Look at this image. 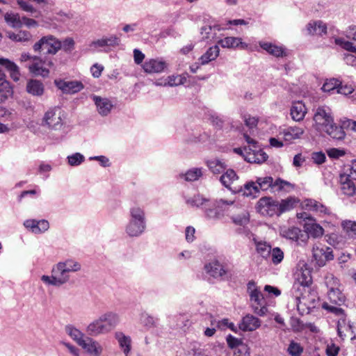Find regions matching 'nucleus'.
Segmentation results:
<instances>
[{"label": "nucleus", "mask_w": 356, "mask_h": 356, "mask_svg": "<svg viewBox=\"0 0 356 356\" xmlns=\"http://www.w3.org/2000/svg\"><path fill=\"white\" fill-rule=\"evenodd\" d=\"M311 282V278L305 280L298 278L293 285L292 294L296 300L298 310L301 313H309L316 307L318 302L316 294L311 293L308 288Z\"/></svg>", "instance_id": "nucleus-1"}, {"label": "nucleus", "mask_w": 356, "mask_h": 356, "mask_svg": "<svg viewBox=\"0 0 356 356\" xmlns=\"http://www.w3.org/2000/svg\"><path fill=\"white\" fill-rule=\"evenodd\" d=\"M120 322L119 315L114 312H107L91 322L87 332L92 336L107 334L113 330Z\"/></svg>", "instance_id": "nucleus-2"}, {"label": "nucleus", "mask_w": 356, "mask_h": 356, "mask_svg": "<svg viewBox=\"0 0 356 356\" xmlns=\"http://www.w3.org/2000/svg\"><path fill=\"white\" fill-rule=\"evenodd\" d=\"M314 126L318 131L332 134L338 131L328 107L319 106L314 113Z\"/></svg>", "instance_id": "nucleus-3"}, {"label": "nucleus", "mask_w": 356, "mask_h": 356, "mask_svg": "<svg viewBox=\"0 0 356 356\" xmlns=\"http://www.w3.org/2000/svg\"><path fill=\"white\" fill-rule=\"evenodd\" d=\"M80 270L81 264L79 262L72 259H66L55 265L51 270V273L55 275L57 282L60 286L69 282L70 273Z\"/></svg>", "instance_id": "nucleus-4"}, {"label": "nucleus", "mask_w": 356, "mask_h": 356, "mask_svg": "<svg viewBox=\"0 0 356 356\" xmlns=\"http://www.w3.org/2000/svg\"><path fill=\"white\" fill-rule=\"evenodd\" d=\"M245 140L248 143V146L244 147L245 156L244 159L252 163H261L265 162L268 159V155L264 152L259 143L252 138L250 135H244Z\"/></svg>", "instance_id": "nucleus-5"}, {"label": "nucleus", "mask_w": 356, "mask_h": 356, "mask_svg": "<svg viewBox=\"0 0 356 356\" xmlns=\"http://www.w3.org/2000/svg\"><path fill=\"white\" fill-rule=\"evenodd\" d=\"M131 219L127 226L126 232L130 236H138L145 229V216L144 211L138 207L130 209Z\"/></svg>", "instance_id": "nucleus-6"}, {"label": "nucleus", "mask_w": 356, "mask_h": 356, "mask_svg": "<svg viewBox=\"0 0 356 356\" xmlns=\"http://www.w3.org/2000/svg\"><path fill=\"white\" fill-rule=\"evenodd\" d=\"M33 49L35 52L46 51V54L54 55L61 49V41L52 35H47L36 42Z\"/></svg>", "instance_id": "nucleus-7"}, {"label": "nucleus", "mask_w": 356, "mask_h": 356, "mask_svg": "<svg viewBox=\"0 0 356 356\" xmlns=\"http://www.w3.org/2000/svg\"><path fill=\"white\" fill-rule=\"evenodd\" d=\"M295 200L292 198L282 200L281 202H275L271 198L263 197L258 202V207L261 213L268 212L271 207H277L279 213L290 210L293 207Z\"/></svg>", "instance_id": "nucleus-8"}, {"label": "nucleus", "mask_w": 356, "mask_h": 356, "mask_svg": "<svg viewBox=\"0 0 356 356\" xmlns=\"http://www.w3.org/2000/svg\"><path fill=\"white\" fill-rule=\"evenodd\" d=\"M254 286V282H249L248 284V289L251 291L250 296L251 301L253 302L252 308L255 314L263 316L266 313L267 308L263 305L264 300L261 293Z\"/></svg>", "instance_id": "nucleus-9"}, {"label": "nucleus", "mask_w": 356, "mask_h": 356, "mask_svg": "<svg viewBox=\"0 0 356 356\" xmlns=\"http://www.w3.org/2000/svg\"><path fill=\"white\" fill-rule=\"evenodd\" d=\"M168 65L163 58H147L142 64V69L147 74H161L168 68Z\"/></svg>", "instance_id": "nucleus-10"}, {"label": "nucleus", "mask_w": 356, "mask_h": 356, "mask_svg": "<svg viewBox=\"0 0 356 356\" xmlns=\"http://www.w3.org/2000/svg\"><path fill=\"white\" fill-rule=\"evenodd\" d=\"M313 258L316 264L320 266H324L326 262L334 259L332 249L321 244L315 245L313 247Z\"/></svg>", "instance_id": "nucleus-11"}, {"label": "nucleus", "mask_w": 356, "mask_h": 356, "mask_svg": "<svg viewBox=\"0 0 356 356\" xmlns=\"http://www.w3.org/2000/svg\"><path fill=\"white\" fill-rule=\"evenodd\" d=\"M55 86L65 94H75L80 92L84 88L81 81H65L64 79H58L54 81Z\"/></svg>", "instance_id": "nucleus-12"}, {"label": "nucleus", "mask_w": 356, "mask_h": 356, "mask_svg": "<svg viewBox=\"0 0 356 356\" xmlns=\"http://www.w3.org/2000/svg\"><path fill=\"white\" fill-rule=\"evenodd\" d=\"M340 183L341 191L344 195L353 196L356 193V178L353 177V172L349 175H341Z\"/></svg>", "instance_id": "nucleus-13"}, {"label": "nucleus", "mask_w": 356, "mask_h": 356, "mask_svg": "<svg viewBox=\"0 0 356 356\" xmlns=\"http://www.w3.org/2000/svg\"><path fill=\"white\" fill-rule=\"evenodd\" d=\"M61 111L58 108H54L47 111L44 117V123L49 128L57 129L61 126Z\"/></svg>", "instance_id": "nucleus-14"}, {"label": "nucleus", "mask_w": 356, "mask_h": 356, "mask_svg": "<svg viewBox=\"0 0 356 356\" xmlns=\"http://www.w3.org/2000/svg\"><path fill=\"white\" fill-rule=\"evenodd\" d=\"M45 62L38 56H33V62L29 66V72L35 76L48 77L49 70L44 66Z\"/></svg>", "instance_id": "nucleus-15"}, {"label": "nucleus", "mask_w": 356, "mask_h": 356, "mask_svg": "<svg viewBox=\"0 0 356 356\" xmlns=\"http://www.w3.org/2000/svg\"><path fill=\"white\" fill-rule=\"evenodd\" d=\"M260 326L261 321L251 314L245 316L238 325L239 329L244 332L254 331Z\"/></svg>", "instance_id": "nucleus-16"}, {"label": "nucleus", "mask_w": 356, "mask_h": 356, "mask_svg": "<svg viewBox=\"0 0 356 356\" xmlns=\"http://www.w3.org/2000/svg\"><path fill=\"white\" fill-rule=\"evenodd\" d=\"M218 44L222 48L246 49L248 45L242 41L241 38L226 37L218 41Z\"/></svg>", "instance_id": "nucleus-17"}, {"label": "nucleus", "mask_w": 356, "mask_h": 356, "mask_svg": "<svg viewBox=\"0 0 356 356\" xmlns=\"http://www.w3.org/2000/svg\"><path fill=\"white\" fill-rule=\"evenodd\" d=\"M92 99L96 105L98 113L101 115H107L111 112L113 105L108 99L97 95H93Z\"/></svg>", "instance_id": "nucleus-18"}, {"label": "nucleus", "mask_w": 356, "mask_h": 356, "mask_svg": "<svg viewBox=\"0 0 356 356\" xmlns=\"http://www.w3.org/2000/svg\"><path fill=\"white\" fill-rule=\"evenodd\" d=\"M307 113V109L302 101L293 102L290 109V115L294 121L300 122L302 120Z\"/></svg>", "instance_id": "nucleus-19"}, {"label": "nucleus", "mask_w": 356, "mask_h": 356, "mask_svg": "<svg viewBox=\"0 0 356 356\" xmlns=\"http://www.w3.org/2000/svg\"><path fill=\"white\" fill-rule=\"evenodd\" d=\"M259 44L261 48L275 57L280 58L286 56V49L282 46L263 41L259 42Z\"/></svg>", "instance_id": "nucleus-20"}, {"label": "nucleus", "mask_w": 356, "mask_h": 356, "mask_svg": "<svg viewBox=\"0 0 356 356\" xmlns=\"http://www.w3.org/2000/svg\"><path fill=\"white\" fill-rule=\"evenodd\" d=\"M80 346L92 356H99L103 350L102 346L99 342L89 337L81 341Z\"/></svg>", "instance_id": "nucleus-21"}, {"label": "nucleus", "mask_w": 356, "mask_h": 356, "mask_svg": "<svg viewBox=\"0 0 356 356\" xmlns=\"http://www.w3.org/2000/svg\"><path fill=\"white\" fill-rule=\"evenodd\" d=\"M346 37L353 42L346 40L343 38H335L334 42L335 44L340 46L341 48L346 50V48L343 46L344 42H347L350 44L354 48L356 49V26L352 25L350 26L345 31Z\"/></svg>", "instance_id": "nucleus-22"}, {"label": "nucleus", "mask_w": 356, "mask_h": 356, "mask_svg": "<svg viewBox=\"0 0 356 356\" xmlns=\"http://www.w3.org/2000/svg\"><path fill=\"white\" fill-rule=\"evenodd\" d=\"M0 65L6 68L14 81L19 80L21 76L19 68L13 61L8 58H0Z\"/></svg>", "instance_id": "nucleus-23"}, {"label": "nucleus", "mask_w": 356, "mask_h": 356, "mask_svg": "<svg viewBox=\"0 0 356 356\" xmlns=\"http://www.w3.org/2000/svg\"><path fill=\"white\" fill-rule=\"evenodd\" d=\"M204 268L207 273L215 278L221 277L227 273L223 266L218 261H213L206 264Z\"/></svg>", "instance_id": "nucleus-24"}, {"label": "nucleus", "mask_w": 356, "mask_h": 356, "mask_svg": "<svg viewBox=\"0 0 356 356\" xmlns=\"http://www.w3.org/2000/svg\"><path fill=\"white\" fill-rule=\"evenodd\" d=\"M26 90L28 93L33 96L40 97L44 94V86L40 81L31 79L26 83Z\"/></svg>", "instance_id": "nucleus-25"}, {"label": "nucleus", "mask_w": 356, "mask_h": 356, "mask_svg": "<svg viewBox=\"0 0 356 356\" xmlns=\"http://www.w3.org/2000/svg\"><path fill=\"white\" fill-rule=\"evenodd\" d=\"M304 228L308 235L313 238L321 237L324 233L323 227L316 223L314 219H309V221L306 222L304 225Z\"/></svg>", "instance_id": "nucleus-26"}, {"label": "nucleus", "mask_w": 356, "mask_h": 356, "mask_svg": "<svg viewBox=\"0 0 356 356\" xmlns=\"http://www.w3.org/2000/svg\"><path fill=\"white\" fill-rule=\"evenodd\" d=\"M7 36L13 41L17 42H27L32 40V34L25 30H19L17 32L8 31Z\"/></svg>", "instance_id": "nucleus-27"}, {"label": "nucleus", "mask_w": 356, "mask_h": 356, "mask_svg": "<svg viewBox=\"0 0 356 356\" xmlns=\"http://www.w3.org/2000/svg\"><path fill=\"white\" fill-rule=\"evenodd\" d=\"M307 31L309 35H322L326 33L327 26L322 21H312L307 25Z\"/></svg>", "instance_id": "nucleus-28"}, {"label": "nucleus", "mask_w": 356, "mask_h": 356, "mask_svg": "<svg viewBox=\"0 0 356 356\" xmlns=\"http://www.w3.org/2000/svg\"><path fill=\"white\" fill-rule=\"evenodd\" d=\"M220 49L218 45L209 47L207 51L199 58L200 64L204 65L214 60L219 56Z\"/></svg>", "instance_id": "nucleus-29"}, {"label": "nucleus", "mask_w": 356, "mask_h": 356, "mask_svg": "<svg viewBox=\"0 0 356 356\" xmlns=\"http://www.w3.org/2000/svg\"><path fill=\"white\" fill-rule=\"evenodd\" d=\"M13 93L9 81L0 77V104L6 102Z\"/></svg>", "instance_id": "nucleus-30"}, {"label": "nucleus", "mask_w": 356, "mask_h": 356, "mask_svg": "<svg viewBox=\"0 0 356 356\" xmlns=\"http://www.w3.org/2000/svg\"><path fill=\"white\" fill-rule=\"evenodd\" d=\"M4 19L12 28H21L22 26V17L18 13L7 12L4 15Z\"/></svg>", "instance_id": "nucleus-31"}, {"label": "nucleus", "mask_w": 356, "mask_h": 356, "mask_svg": "<svg viewBox=\"0 0 356 356\" xmlns=\"http://www.w3.org/2000/svg\"><path fill=\"white\" fill-rule=\"evenodd\" d=\"M256 183L259 187V189H261L262 191L270 190V192L275 193L274 185L275 184V181H273V177H258L257 179Z\"/></svg>", "instance_id": "nucleus-32"}, {"label": "nucleus", "mask_w": 356, "mask_h": 356, "mask_svg": "<svg viewBox=\"0 0 356 356\" xmlns=\"http://www.w3.org/2000/svg\"><path fill=\"white\" fill-rule=\"evenodd\" d=\"M115 339L118 340L120 348L123 350L126 356L131 350V339L129 337L125 336L122 332H118L115 333Z\"/></svg>", "instance_id": "nucleus-33"}, {"label": "nucleus", "mask_w": 356, "mask_h": 356, "mask_svg": "<svg viewBox=\"0 0 356 356\" xmlns=\"http://www.w3.org/2000/svg\"><path fill=\"white\" fill-rule=\"evenodd\" d=\"M208 168L213 174H220L226 169L225 163L218 159H213L207 162Z\"/></svg>", "instance_id": "nucleus-34"}, {"label": "nucleus", "mask_w": 356, "mask_h": 356, "mask_svg": "<svg viewBox=\"0 0 356 356\" xmlns=\"http://www.w3.org/2000/svg\"><path fill=\"white\" fill-rule=\"evenodd\" d=\"M186 79L184 74L168 76L164 81L163 86L174 87L180 86L186 82Z\"/></svg>", "instance_id": "nucleus-35"}, {"label": "nucleus", "mask_w": 356, "mask_h": 356, "mask_svg": "<svg viewBox=\"0 0 356 356\" xmlns=\"http://www.w3.org/2000/svg\"><path fill=\"white\" fill-rule=\"evenodd\" d=\"M300 232V229L295 227H282L280 230V234L283 237L295 241L299 238Z\"/></svg>", "instance_id": "nucleus-36"}, {"label": "nucleus", "mask_w": 356, "mask_h": 356, "mask_svg": "<svg viewBox=\"0 0 356 356\" xmlns=\"http://www.w3.org/2000/svg\"><path fill=\"white\" fill-rule=\"evenodd\" d=\"M341 132V134H345L346 131H355L356 132V121L343 118L340 120L339 128L337 132Z\"/></svg>", "instance_id": "nucleus-37"}, {"label": "nucleus", "mask_w": 356, "mask_h": 356, "mask_svg": "<svg viewBox=\"0 0 356 356\" xmlns=\"http://www.w3.org/2000/svg\"><path fill=\"white\" fill-rule=\"evenodd\" d=\"M327 296L330 301L334 305H341L345 302V296L341 293L339 289L328 291H327Z\"/></svg>", "instance_id": "nucleus-38"}, {"label": "nucleus", "mask_w": 356, "mask_h": 356, "mask_svg": "<svg viewBox=\"0 0 356 356\" xmlns=\"http://www.w3.org/2000/svg\"><path fill=\"white\" fill-rule=\"evenodd\" d=\"M237 179L236 172L233 170H227L220 178V182L227 188L233 190L231 185Z\"/></svg>", "instance_id": "nucleus-39"}, {"label": "nucleus", "mask_w": 356, "mask_h": 356, "mask_svg": "<svg viewBox=\"0 0 356 356\" xmlns=\"http://www.w3.org/2000/svg\"><path fill=\"white\" fill-rule=\"evenodd\" d=\"M257 252L264 259L270 257L271 252V246L266 242L257 241L254 240Z\"/></svg>", "instance_id": "nucleus-40"}, {"label": "nucleus", "mask_w": 356, "mask_h": 356, "mask_svg": "<svg viewBox=\"0 0 356 356\" xmlns=\"http://www.w3.org/2000/svg\"><path fill=\"white\" fill-rule=\"evenodd\" d=\"M232 219L236 225H245L249 222V213L245 209H241V212L232 215Z\"/></svg>", "instance_id": "nucleus-41"}, {"label": "nucleus", "mask_w": 356, "mask_h": 356, "mask_svg": "<svg viewBox=\"0 0 356 356\" xmlns=\"http://www.w3.org/2000/svg\"><path fill=\"white\" fill-rule=\"evenodd\" d=\"M294 188L293 185L289 181L282 180L281 179H277L275 180V184L274 185V191H286L289 192Z\"/></svg>", "instance_id": "nucleus-42"}, {"label": "nucleus", "mask_w": 356, "mask_h": 356, "mask_svg": "<svg viewBox=\"0 0 356 356\" xmlns=\"http://www.w3.org/2000/svg\"><path fill=\"white\" fill-rule=\"evenodd\" d=\"M202 176L201 168H193L188 170L185 174L181 175V177H184L187 181H194L197 180Z\"/></svg>", "instance_id": "nucleus-43"}, {"label": "nucleus", "mask_w": 356, "mask_h": 356, "mask_svg": "<svg viewBox=\"0 0 356 356\" xmlns=\"http://www.w3.org/2000/svg\"><path fill=\"white\" fill-rule=\"evenodd\" d=\"M302 346L293 341H291L287 348V353L291 356H301L303 353Z\"/></svg>", "instance_id": "nucleus-44"}, {"label": "nucleus", "mask_w": 356, "mask_h": 356, "mask_svg": "<svg viewBox=\"0 0 356 356\" xmlns=\"http://www.w3.org/2000/svg\"><path fill=\"white\" fill-rule=\"evenodd\" d=\"M341 225L349 236L356 238V221L345 220Z\"/></svg>", "instance_id": "nucleus-45"}, {"label": "nucleus", "mask_w": 356, "mask_h": 356, "mask_svg": "<svg viewBox=\"0 0 356 356\" xmlns=\"http://www.w3.org/2000/svg\"><path fill=\"white\" fill-rule=\"evenodd\" d=\"M66 332L79 346L81 341L85 340L83 339V334L75 327L68 326L66 327Z\"/></svg>", "instance_id": "nucleus-46"}, {"label": "nucleus", "mask_w": 356, "mask_h": 356, "mask_svg": "<svg viewBox=\"0 0 356 356\" xmlns=\"http://www.w3.org/2000/svg\"><path fill=\"white\" fill-rule=\"evenodd\" d=\"M340 85V81L336 79H330L327 80L322 86L324 92H331L334 90L337 91V88Z\"/></svg>", "instance_id": "nucleus-47"}, {"label": "nucleus", "mask_w": 356, "mask_h": 356, "mask_svg": "<svg viewBox=\"0 0 356 356\" xmlns=\"http://www.w3.org/2000/svg\"><path fill=\"white\" fill-rule=\"evenodd\" d=\"M200 33L204 40H213L216 35V33H213V28L211 24L203 26L201 28Z\"/></svg>", "instance_id": "nucleus-48"}, {"label": "nucleus", "mask_w": 356, "mask_h": 356, "mask_svg": "<svg viewBox=\"0 0 356 356\" xmlns=\"http://www.w3.org/2000/svg\"><path fill=\"white\" fill-rule=\"evenodd\" d=\"M207 202H208V200L199 194L195 195L193 197L186 200L187 204L192 207H197L202 206Z\"/></svg>", "instance_id": "nucleus-49"}, {"label": "nucleus", "mask_w": 356, "mask_h": 356, "mask_svg": "<svg viewBox=\"0 0 356 356\" xmlns=\"http://www.w3.org/2000/svg\"><path fill=\"white\" fill-rule=\"evenodd\" d=\"M272 262L274 264H280L284 259V252L282 250L279 248H275L273 249H271L270 255Z\"/></svg>", "instance_id": "nucleus-50"}, {"label": "nucleus", "mask_w": 356, "mask_h": 356, "mask_svg": "<svg viewBox=\"0 0 356 356\" xmlns=\"http://www.w3.org/2000/svg\"><path fill=\"white\" fill-rule=\"evenodd\" d=\"M325 284L328 288V291L339 289V282L333 275H328L325 277Z\"/></svg>", "instance_id": "nucleus-51"}, {"label": "nucleus", "mask_w": 356, "mask_h": 356, "mask_svg": "<svg viewBox=\"0 0 356 356\" xmlns=\"http://www.w3.org/2000/svg\"><path fill=\"white\" fill-rule=\"evenodd\" d=\"M259 192V187L255 182H248L244 185L243 194L246 196L252 195Z\"/></svg>", "instance_id": "nucleus-52"}, {"label": "nucleus", "mask_w": 356, "mask_h": 356, "mask_svg": "<svg viewBox=\"0 0 356 356\" xmlns=\"http://www.w3.org/2000/svg\"><path fill=\"white\" fill-rule=\"evenodd\" d=\"M67 160L70 165H79L84 161V156L80 153H75L71 156H68Z\"/></svg>", "instance_id": "nucleus-53"}, {"label": "nucleus", "mask_w": 356, "mask_h": 356, "mask_svg": "<svg viewBox=\"0 0 356 356\" xmlns=\"http://www.w3.org/2000/svg\"><path fill=\"white\" fill-rule=\"evenodd\" d=\"M17 3L19 8L25 12L31 13L32 14L38 13L36 9L28 1L24 0H17Z\"/></svg>", "instance_id": "nucleus-54"}, {"label": "nucleus", "mask_w": 356, "mask_h": 356, "mask_svg": "<svg viewBox=\"0 0 356 356\" xmlns=\"http://www.w3.org/2000/svg\"><path fill=\"white\" fill-rule=\"evenodd\" d=\"M344 53L343 55V59L344 62L350 66L356 67V54L350 51Z\"/></svg>", "instance_id": "nucleus-55"}, {"label": "nucleus", "mask_w": 356, "mask_h": 356, "mask_svg": "<svg viewBox=\"0 0 356 356\" xmlns=\"http://www.w3.org/2000/svg\"><path fill=\"white\" fill-rule=\"evenodd\" d=\"M322 307L328 312L334 314L337 316H343L344 310L339 307L330 305L327 302H323Z\"/></svg>", "instance_id": "nucleus-56"}, {"label": "nucleus", "mask_w": 356, "mask_h": 356, "mask_svg": "<svg viewBox=\"0 0 356 356\" xmlns=\"http://www.w3.org/2000/svg\"><path fill=\"white\" fill-rule=\"evenodd\" d=\"M227 342L230 348H235V350L239 348L241 345H246L241 339H238L230 334L227 337Z\"/></svg>", "instance_id": "nucleus-57"}, {"label": "nucleus", "mask_w": 356, "mask_h": 356, "mask_svg": "<svg viewBox=\"0 0 356 356\" xmlns=\"http://www.w3.org/2000/svg\"><path fill=\"white\" fill-rule=\"evenodd\" d=\"M74 40L72 38H67L61 42V49L66 52H70L74 49Z\"/></svg>", "instance_id": "nucleus-58"}, {"label": "nucleus", "mask_w": 356, "mask_h": 356, "mask_svg": "<svg viewBox=\"0 0 356 356\" xmlns=\"http://www.w3.org/2000/svg\"><path fill=\"white\" fill-rule=\"evenodd\" d=\"M89 47L90 48L91 51H97L99 50L100 48L106 47L107 44L106 41L104 40V38L92 41L90 44Z\"/></svg>", "instance_id": "nucleus-59"}, {"label": "nucleus", "mask_w": 356, "mask_h": 356, "mask_svg": "<svg viewBox=\"0 0 356 356\" xmlns=\"http://www.w3.org/2000/svg\"><path fill=\"white\" fill-rule=\"evenodd\" d=\"M216 326L220 329H224L225 327H229L231 330L236 332V327L235 325L229 322L227 318H224L221 321L216 322Z\"/></svg>", "instance_id": "nucleus-60"}, {"label": "nucleus", "mask_w": 356, "mask_h": 356, "mask_svg": "<svg viewBox=\"0 0 356 356\" xmlns=\"http://www.w3.org/2000/svg\"><path fill=\"white\" fill-rule=\"evenodd\" d=\"M49 228V222L46 220H38L37 228L33 230V233L40 234L47 231Z\"/></svg>", "instance_id": "nucleus-61"}, {"label": "nucleus", "mask_w": 356, "mask_h": 356, "mask_svg": "<svg viewBox=\"0 0 356 356\" xmlns=\"http://www.w3.org/2000/svg\"><path fill=\"white\" fill-rule=\"evenodd\" d=\"M312 159L314 163L321 165L325 161L326 157L322 152H316L312 154Z\"/></svg>", "instance_id": "nucleus-62"}, {"label": "nucleus", "mask_w": 356, "mask_h": 356, "mask_svg": "<svg viewBox=\"0 0 356 356\" xmlns=\"http://www.w3.org/2000/svg\"><path fill=\"white\" fill-rule=\"evenodd\" d=\"M41 280L48 285H51V286H56V287L60 286L58 283L57 282L55 275H54L52 274H51V276L44 275H42L41 277Z\"/></svg>", "instance_id": "nucleus-63"}, {"label": "nucleus", "mask_w": 356, "mask_h": 356, "mask_svg": "<svg viewBox=\"0 0 356 356\" xmlns=\"http://www.w3.org/2000/svg\"><path fill=\"white\" fill-rule=\"evenodd\" d=\"M234 356H250L247 345H241L240 348L234 350Z\"/></svg>", "instance_id": "nucleus-64"}]
</instances>
